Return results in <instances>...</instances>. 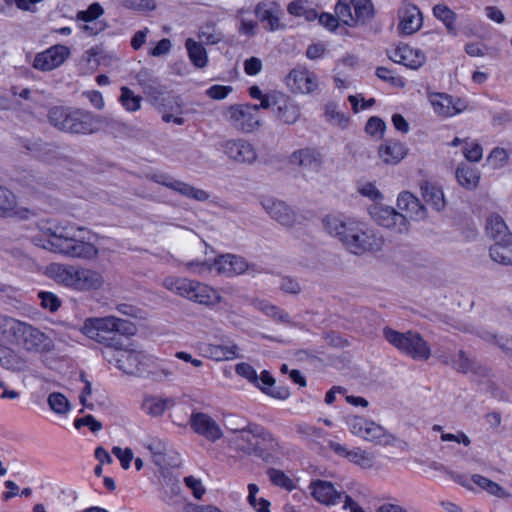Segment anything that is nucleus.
Listing matches in <instances>:
<instances>
[{
	"instance_id": "f257e3e1",
	"label": "nucleus",
	"mask_w": 512,
	"mask_h": 512,
	"mask_svg": "<svg viewBox=\"0 0 512 512\" xmlns=\"http://www.w3.org/2000/svg\"><path fill=\"white\" fill-rule=\"evenodd\" d=\"M38 227L45 229L48 236L46 243L42 240H36L34 244L43 248L50 249L54 252L63 254L67 257L82 258L83 260H92L98 255V248L89 241H85L81 234L84 228L74 226H55V228L47 227L48 223L38 224Z\"/></svg>"
},
{
	"instance_id": "f03ea898",
	"label": "nucleus",
	"mask_w": 512,
	"mask_h": 512,
	"mask_svg": "<svg viewBox=\"0 0 512 512\" xmlns=\"http://www.w3.org/2000/svg\"><path fill=\"white\" fill-rule=\"evenodd\" d=\"M326 231L337 237L345 248L355 255L366 252L380 251L384 240L371 231H366L364 226L351 219L343 220L335 216H327L323 219Z\"/></svg>"
},
{
	"instance_id": "7ed1b4c3",
	"label": "nucleus",
	"mask_w": 512,
	"mask_h": 512,
	"mask_svg": "<svg viewBox=\"0 0 512 512\" xmlns=\"http://www.w3.org/2000/svg\"><path fill=\"white\" fill-rule=\"evenodd\" d=\"M237 450L247 456H254L265 463H274L283 448L275 435L264 426L248 422L242 428L233 430Z\"/></svg>"
},
{
	"instance_id": "20e7f679",
	"label": "nucleus",
	"mask_w": 512,
	"mask_h": 512,
	"mask_svg": "<svg viewBox=\"0 0 512 512\" xmlns=\"http://www.w3.org/2000/svg\"><path fill=\"white\" fill-rule=\"evenodd\" d=\"M136 330L131 321L115 316L87 318L81 328V332L89 339L114 350L124 346L123 336L134 335Z\"/></svg>"
},
{
	"instance_id": "39448f33",
	"label": "nucleus",
	"mask_w": 512,
	"mask_h": 512,
	"mask_svg": "<svg viewBox=\"0 0 512 512\" xmlns=\"http://www.w3.org/2000/svg\"><path fill=\"white\" fill-rule=\"evenodd\" d=\"M47 119L55 129L72 135H91L100 131L101 116L93 112L69 106H53Z\"/></svg>"
},
{
	"instance_id": "423d86ee",
	"label": "nucleus",
	"mask_w": 512,
	"mask_h": 512,
	"mask_svg": "<svg viewBox=\"0 0 512 512\" xmlns=\"http://www.w3.org/2000/svg\"><path fill=\"white\" fill-rule=\"evenodd\" d=\"M335 14L322 13L317 18L331 31L338 27L340 21L348 26L365 24L373 17V5L371 0H338Z\"/></svg>"
},
{
	"instance_id": "0eeeda50",
	"label": "nucleus",
	"mask_w": 512,
	"mask_h": 512,
	"mask_svg": "<svg viewBox=\"0 0 512 512\" xmlns=\"http://www.w3.org/2000/svg\"><path fill=\"white\" fill-rule=\"evenodd\" d=\"M382 333L390 345L415 361H427L431 357L430 344L417 331L399 332L386 326Z\"/></svg>"
},
{
	"instance_id": "6e6552de",
	"label": "nucleus",
	"mask_w": 512,
	"mask_h": 512,
	"mask_svg": "<svg viewBox=\"0 0 512 512\" xmlns=\"http://www.w3.org/2000/svg\"><path fill=\"white\" fill-rule=\"evenodd\" d=\"M163 285L169 291L201 305L215 306L222 301L217 290L196 280L167 277Z\"/></svg>"
},
{
	"instance_id": "1a4fd4ad",
	"label": "nucleus",
	"mask_w": 512,
	"mask_h": 512,
	"mask_svg": "<svg viewBox=\"0 0 512 512\" xmlns=\"http://www.w3.org/2000/svg\"><path fill=\"white\" fill-rule=\"evenodd\" d=\"M346 423L351 433L362 437L366 441L384 446L391 445L395 441V437L384 427L362 416H348Z\"/></svg>"
},
{
	"instance_id": "9d476101",
	"label": "nucleus",
	"mask_w": 512,
	"mask_h": 512,
	"mask_svg": "<svg viewBox=\"0 0 512 512\" xmlns=\"http://www.w3.org/2000/svg\"><path fill=\"white\" fill-rule=\"evenodd\" d=\"M224 116L233 127L244 133H251L261 125L256 104L231 105L224 112Z\"/></svg>"
},
{
	"instance_id": "9b49d317",
	"label": "nucleus",
	"mask_w": 512,
	"mask_h": 512,
	"mask_svg": "<svg viewBox=\"0 0 512 512\" xmlns=\"http://www.w3.org/2000/svg\"><path fill=\"white\" fill-rule=\"evenodd\" d=\"M369 214L378 225L396 233H404L409 229L406 216L392 207L375 203L369 207Z\"/></svg>"
},
{
	"instance_id": "f8f14e48",
	"label": "nucleus",
	"mask_w": 512,
	"mask_h": 512,
	"mask_svg": "<svg viewBox=\"0 0 512 512\" xmlns=\"http://www.w3.org/2000/svg\"><path fill=\"white\" fill-rule=\"evenodd\" d=\"M147 178L195 201L205 202L210 197L209 193L205 190L196 188L183 181L175 180L169 174L163 172L148 174Z\"/></svg>"
},
{
	"instance_id": "ddd939ff",
	"label": "nucleus",
	"mask_w": 512,
	"mask_h": 512,
	"mask_svg": "<svg viewBox=\"0 0 512 512\" xmlns=\"http://www.w3.org/2000/svg\"><path fill=\"white\" fill-rule=\"evenodd\" d=\"M0 332L5 340L26 346L30 350L29 338L32 337V327L24 322L7 316H0Z\"/></svg>"
},
{
	"instance_id": "4468645a",
	"label": "nucleus",
	"mask_w": 512,
	"mask_h": 512,
	"mask_svg": "<svg viewBox=\"0 0 512 512\" xmlns=\"http://www.w3.org/2000/svg\"><path fill=\"white\" fill-rule=\"evenodd\" d=\"M189 424L196 434L204 437L208 441L216 442L223 437V432L219 424L206 413H192Z\"/></svg>"
},
{
	"instance_id": "2eb2a0df",
	"label": "nucleus",
	"mask_w": 512,
	"mask_h": 512,
	"mask_svg": "<svg viewBox=\"0 0 512 512\" xmlns=\"http://www.w3.org/2000/svg\"><path fill=\"white\" fill-rule=\"evenodd\" d=\"M285 83L293 93L310 94L318 88L317 76L306 69H292Z\"/></svg>"
},
{
	"instance_id": "dca6fc26",
	"label": "nucleus",
	"mask_w": 512,
	"mask_h": 512,
	"mask_svg": "<svg viewBox=\"0 0 512 512\" xmlns=\"http://www.w3.org/2000/svg\"><path fill=\"white\" fill-rule=\"evenodd\" d=\"M221 147L228 158L237 163L252 164L257 159L255 148L246 140H227Z\"/></svg>"
},
{
	"instance_id": "f3484780",
	"label": "nucleus",
	"mask_w": 512,
	"mask_h": 512,
	"mask_svg": "<svg viewBox=\"0 0 512 512\" xmlns=\"http://www.w3.org/2000/svg\"><path fill=\"white\" fill-rule=\"evenodd\" d=\"M70 54L64 45H54L34 57V69L51 71L64 63Z\"/></svg>"
},
{
	"instance_id": "a211bd4d",
	"label": "nucleus",
	"mask_w": 512,
	"mask_h": 512,
	"mask_svg": "<svg viewBox=\"0 0 512 512\" xmlns=\"http://www.w3.org/2000/svg\"><path fill=\"white\" fill-rule=\"evenodd\" d=\"M115 362L117 367L127 374H142L145 371L147 356L142 351L116 350Z\"/></svg>"
},
{
	"instance_id": "6ab92c4d",
	"label": "nucleus",
	"mask_w": 512,
	"mask_h": 512,
	"mask_svg": "<svg viewBox=\"0 0 512 512\" xmlns=\"http://www.w3.org/2000/svg\"><path fill=\"white\" fill-rule=\"evenodd\" d=\"M398 30L404 35H411L417 32L423 24V17L420 9L411 3H402L398 9Z\"/></svg>"
},
{
	"instance_id": "aec40b11",
	"label": "nucleus",
	"mask_w": 512,
	"mask_h": 512,
	"mask_svg": "<svg viewBox=\"0 0 512 512\" xmlns=\"http://www.w3.org/2000/svg\"><path fill=\"white\" fill-rule=\"evenodd\" d=\"M309 489L313 498L326 506L339 503L346 495L344 492L337 491L331 482L320 479L311 481Z\"/></svg>"
},
{
	"instance_id": "412c9836",
	"label": "nucleus",
	"mask_w": 512,
	"mask_h": 512,
	"mask_svg": "<svg viewBox=\"0 0 512 512\" xmlns=\"http://www.w3.org/2000/svg\"><path fill=\"white\" fill-rule=\"evenodd\" d=\"M212 268L217 275L234 276L244 273L248 269V263L243 257L226 254L215 258Z\"/></svg>"
},
{
	"instance_id": "4be33fe9",
	"label": "nucleus",
	"mask_w": 512,
	"mask_h": 512,
	"mask_svg": "<svg viewBox=\"0 0 512 512\" xmlns=\"http://www.w3.org/2000/svg\"><path fill=\"white\" fill-rule=\"evenodd\" d=\"M275 118L283 124H295L301 115L300 106L290 96L280 93L273 112Z\"/></svg>"
},
{
	"instance_id": "5701e85b",
	"label": "nucleus",
	"mask_w": 512,
	"mask_h": 512,
	"mask_svg": "<svg viewBox=\"0 0 512 512\" xmlns=\"http://www.w3.org/2000/svg\"><path fill=\"white\" fill-rule=\"evenodd\" d=\"M289 163L304 170L318 172L322 167L323 156L317 149L306 147L295 150L289 157Z\"/></svg>"
},
{
	"instance_id": "b1692460",
	"label": "nucleus",
	"mask_w": 512,
	"mask_h": 512,
	"mask_svg": "<svg viewBox=\"0 0 512 512\" xmlns=\"http://www.w3.org/2000/svg\"><path fill=\"white\" fill-rule=\"evenodd\" d=\"M103 285L104 278L100 272L77 266L73 290L90 292L101 289Z\"/></svg>"
},
{
	"instance_id": "393cba45",
	"label": "nucleus",
	"mask_w": 512,
	"mask_h": 512,
	"mask_svg": "<svg viewBox=\"0 0 512 512\" xmlns=\"http://www.w3.org/2000/svg\"><path fill=\"white\" fill-rule=\"evenodd\" d=\"M389 58L395 62L402 64L410 69L417 70L426 62V56L420 49H413L408 45L397 47Z\"/></svg>"
},
{
	"instance_id": "a878e982",
	"label": "nucleus",
	"mask_w": 512,
	"mask_h": 512,
	"mask_svg": "<svg viewBox=\"0 0 512 512\" xmlns=\"http://www.w3.org/2000/svg\"><path fill=\"white\" fill-rule=\"evenodd\" d=\"M262 206L271 218L281 225L290 227L295 223L296 215L285 202L267 198L262 201Z\"/></svg>"
},
{
	"instance_id": "bb28decb",
	"label": "nucleus",
	"mask_w": 512,
	"mask_h": 512,
	"mask_svg": "<svg viewBox=\"0 0 512 512\" xmlns=\"http://www.w3.org/2000/svg\"><path fill=\"white\" fill-rule=\"evenodd\" d=\"M77 266L51 263L45 267L44 274L56 283L73 290Z\"/></svg>"
},
{
	"instance_id": "cd10ccee",
	"label": "nucleus",
	"mask_w": 512,
	"mask_h": 512,
	"mask_svg": "<svg viewBox=\"0 0 512 512\" xmlns=\"http://www.w3.org/2000/svg\"><path fill=\"white\" fill-rule=\"evenodd\" d=\"M397 206L400 210L406 213L404 214V216H406V220H408V218L421 220L426 216L425 206L422 205L419 199L410 192L405 191L399 194Z\"/></svg>"
},
{
	"instance_id": "c85d7f7f",
	"label": "nucleus",
	"mask_w": 512,
	"mask_h": 512,
	"mask_svg": "<svg viewBox=\"0 0 512 512\" xmlns=\"http://www.w3.org/2000/svg\"><path fill=\"white\" fill-rule=\"evenodd\" d=\"M255 14L261 22H266V28L269 31H276L283 28L280 24V9L276 3L270 6L265 3H259L255 8Z\"/></svg>"
},
{
	"instance_id": "c756f323",
	"label": "nucleus",
	"mask_w": 512,
	"mask_h": 512,
	"mask_svg": "<svg viewBox=\"0 0 512 512\" xmlns=\"http://www.w3.org/2000/svg\"><path fill=\"white\" fill-rule=\"evenodd\" d=\"M490 258L499 264L512 265V236L497 240L489 249Z\"/></svg>"
},
{
	"instance_id": "7c9ffc66",
	"label": "nucleus",
	"mask_w": 512,
	"mask_h": 512,
	"mask_svg": "<svg viewBox=\"0 0 512 512\" xmlns=\"http://www.w3.org/2000/svg\"><path fill=\"white\" fill-rule=\"evenodd\" d=\"M407 154V148L398 141H387L379 149V156L387 164H397Z\"/></svg>"
},
{
	"instance_id": "2f4dec72",
	"label": "nucleus",
	"mask_w": 512,
	"mask_h": 512,
	"mask_svg": "<svg viewBox=\"0 0 512 512\" xmlns=\"http://www.w3.org/2000/svg\"><path fill=\"white\" fill-rule=\"evenodd\" d=\"M421 192L424 201L437 211L445 207L444 194L440 187L425 182L421 185Z\"/></svg>"
},
{
	"instance_id": "473e14b6",
	"label": "nucleus",
	"mask_w": 512,
	"mask_h": 512,
	"mask_svg": "<svg viewBox=\"0 0 512 512\" xmlns=\"http://www.w3.org/2000/svg\"><path fill=\"white\" fill-rule=\"evenodd\" d=\"M431 104L434 111L442 116H453L461 112V109L455 105L453 98L447 94L436 93L432 95Z\"/></svg>"
},
{
	"instance_id": "72a5a7b5",
	"label": "nucleus",
	"mask_w": 512,
	"mask_h": 512,
	"mask_svg": "<svg viewBox=\"0 0 512 512\" xmlns=\"http://www.w3.org/2000/svg\"><path fill=\"white\" fill-rule=\"evenodd\" d=\"M237 350L238 347L235 344L231 346L208 344L203 348L204 354L215 361H225L237 358Z\"/></svg>"
},
{
	"instance_id": "f704fd0d",
	"label": "nucleus",
	"mask_w": 512,
	"mask_h": 512,
	"mask_svg": "<svg viewBox=\"0 0 512 512\" xmlns=\"http://www.w3.org/2000/svg\"><path fill=\"white\" fill-rule=\"evenodd\" d=\"M486 230L488 235L497 240H503L512 236V232L509 231L508 226L500 215H491L487 219Z\"/></svg>"
},
{
	"instance_id": "c9c22d12",
	"label": "nucleus",
	"mask_w": 512,
	"mask_h": 512,
	"mask_svg": "<svg viewBox=\"0 0 512 512\" xmlns=\"http://www.w3.org/2000/svg\"><path fill=\"white\" fill-rule=\"evenodd\" d=\"M174 405V401L170 398H160L157 396H150L145 398L142 407L144 411L153 416H161L166 410Z\"/></svg>"
},
{
	"instance_id": "e433bc0d",
	"label": "nucleus",
	"mask_w": 512,
	"mask_h": 512,
	"mask_svg": "<svg viewBox=\"0 0 512 512\" xmlns=\"http://www.w3.org/2000/svg\"><path fill=\"white\" fill-rule=\"evenodd\" d=\"M287 11L294 17H303L307 21H314L318 17L317 11L308 0H294L287 6Z\"/></svg>"
},
{
	"instance_id": "4c0bfd02",
	"label": "nucleus",
	"mask_w": 512,
	"mask_h": 512,
	"mask_svg": "<svg viewBox=\"0 0 512 512\" xmlns=\"http://www.w3.org/2000/svg\"><path fill=\"white\" fill-rule=\"evenodd\" d=\"M185 47L187 49L189 59L194 66L197 68H203L207 65V52L201 43L196 42L192 38H188L185 42Z\"/></svg>"
},
{
	"instance_id": "58836bf2",
	"label": "nucleus",
	"mask_w": 512,
	"mask_h": 512,
	"mask_svg": "<svg viewBox=\"0 0 512 512\" xmlns=\"http://www.w3.org/2000/svg\"><path fill=\"white\" fill-rule=\"evenodd\" d=\"M456 178L458 183L467 188H476L480 179L479 173L476 169L468 165H460L456 170Z\"/></svg>"
},
{
	"instance_id": "ea45409f",
	"label": "nucleus",
	"mask_w": 512,
	"mask_h": 512,
	"mask_svg": "<svg viewBox=\"0 0 512 512\" xmlns=\"http://www.w3.org/2000/svg\"><path fill=\"white\" fill-rule=\"evenodd\" d=\"M442 362L445 364H451L456 371L464 374L475 371L476 366L475 361L469 358L463 350L458 352L456 359L449 361L447 357H444Z\"/></svg>"
},
{
	"instance_id": "a19ab883",
	"label": "nucleus",
	"mask_w": 512,
	"mask_h": 512,
	"mask_svg": "<svg viewBox=\"0 0 512 512\" xmlns=\"http://www.w3.org/2000/svg\"><path fill=\"white\" fill-rule=\"evenodd\" d=\"M119 102L128 112H136L141 108L142 98L136 95L130 88L123 86L120 89Z\"/></svg>"
},
{
	"instance_id": "79ce46f5",
	"label": "nucleus",
	"mask_w": 512,
	"mask_h": 512,
	"mask_svg": "<svg viewBox=\"0 0 512 512\" xmlns=\"http://www.w3.org/2000/svg\"><path fill=\"white\" fill-rule=\"evenodd\" d=\"M474 484L481 490L488 492L490 495L497 497H502L504 495V490L499 484L480 474L472 475V485Z\"/></svg>"
},
{
	"instance_id": "37998d69",
	"label": "nucleus",
	"mask_w": 512,
	"mask_h": 512,
	"mask_svg": "<svg viewBox=\"0 0 512 512\" xmlns=\"http://www.w3.org/2000/svg\"><path fill=\"white\" fill-rule=\"evenodd\" d=\"M47 402L50 409L59 415H66L71 409L69 400L60 392L49 394Z\"/></svg>"
},
{
	"instance_id": "c03bdc74",
	"label": "nucleus",
	"mask_w": 512,
	"mask_h": 512,
	"mask_svg": "<svg viewBox=\"0 0 512 512\" xmlns=\"http://www.w3.org/2000/svg\"><path fill=\"white\" fill-rule=\"evenodd\" d=\"M266 474L269 477L271 483L275 486L281 487L288 491H292L296 487L293 480L282 470L269 468Z\"/></svg>"
},
{
	"instance_id": "a18cd8bd",
	"label": "nucleus",
	"mask_w": 512,
	"mask_h": 512,
	"mask_svg": "<svg viewBox=\"0 0 512 512\" xmlns=\"http://www.w3.org/2000/svg\"><path fill=\"white\" fill-rule=\"evenodd\" d=\"M325 115L327 121L332 125H336L341 128H345L348 125V116L345 113L338 111L337 105L334 103H329L326 105Z\"/></svg>"
},
{
	"instance_id": "49530a36",
	"label": "nucleus",
	"mask_w": 512,
	"mask_h": 512,
	"mask_svg": "<svg viewBox=\"0 0 512 512\" xmlns=\"http://www.w3.org/2000/svg\"><path fill=\"white\" fill-rule=\"evenodd\" d=\"M248 501L249 504L257 511V512H270V502L264 498H257L256 495L259 492V487L251 483L248 485Z\"/></svg>"
},
{
	"instance_id": "de8ad7c7",
	"label": "nucleus",
	"mask_w": 512,
	"mask_h": 512,
	"mask_svg": "<svg viewBox=\"0 0 512 512\" xmlns=\"http://www.w3.org/2000/svg\"><path fill=\"white\" fill-rule=\"evenodd\" d=\"M296 432L300 435V437L308 442H316L320 438H322L324 431L321 428H317L315 426L299 423L296 425Z\"/></svg>"
},
{
	"instance_id": "09e8293b",
	"label": "nucleus",
	"mask_w": 512,
	"mask_h": 512,
	"mask_svg": "<svg viewBox=\"0 0 512 512\" xmlns=\"http://www.w3.org/2000/svg\"><path fill=\"white\" fill-rule=\"evenodd\" d=\"M38 298L40 299L41 307L52 313L56 312L61 306V300L52 292L40 291Z\"/></svg>"
},
{
	"instance_id": "8fccbe9b",
	"label": "nucleus",
	"mask_w": 512,
	"mask_h": 512,
	"mask_svg": "<svg viewBox=\"0 0 512 512\" xmlns=\"http://www.w3.org/2000/svg\"><path fill=\"white\" fill-rule=\"evenodd\" d=\"M53 349V340L44 333L34 329V352L48 353Z\"/></svg>"
},
{
	"instance_id": "3c124183",
	"label": "nucleus",
	"mask_w": 512,
	"mask_h": 512,
	"mask_svg": "<svg viewBox=\"0 0 512 512\" xmlns=\"http://www.w3.org/2000/svg\"><path fill=\"white\" fill-rule=\"evenodd\" d=\"M103 14V7L98 2H94L90 4L86 10L79 11L77 14V19L87 23L91 22L92 20H97Z\"/></svg>"
},
{
	"instance_id": "603ef678",
	"label": "nucleus",
	"mask_w": 512,
	"mask_h": 512,
	"mask_svg": "<svg viewBox=\"0 0 512 512\" xmlns=\"http://www.w3.org/2000/svg\"><path fill=\"white\" fill-rule=\"evenodd\" d=\"M141 88L143 93L147 95L154 103H158L164 93V87L159 83L157 78L153 79L149 83H146Z\"/></svg>"
},
{
	"instance_id": "864d4df0",
	"label": "nucleus",
	"mask_w": 512,
	"mask_h": 512,
	"mask_svg": "<svg viewBox=\"0 0 512 512\" xmlns=\"http://www.w3.org/2000/svg\"><path fill=\"white\" fill-rule=\"evenodd\" d=\"M16 207V197L8 189L0 186V210L11 213Z\"/></svg>"
},
{
	"instance_id": "5fc2aeb1",
	"label": "nucleus",
	"mask_w": 512,
	"mask_h": 512,
	"mask_svg": "<svg viewBox=\"0 0 512 512\" xmlns=\"http://www.w3.org/2000/svg\"><path fill=\"white\" fill-rule=\"evenodd\" d=\"M84 426L88 427L92 433H97L103 428L102 423L95 419V417L91 414L85 415L81 418H76L74 420V427L76 429H80Z\"/></svg>"
},
{
	"instance_id": "6e6d98bb",
	"label": "nucleus",
	"mask_w": 512,
	"mask_h": 512,
	"mask_svg": "<svg viewBox=\"0 0 512 512\" xmlns=\"http://www.w3.org/2000/svg\"><path fill=\"white\" fill-rule=\"evenodd\" d=\"M465 158L470 162H479L483 156L482 146L476 142H465L463 149Z\"/></svg>"
},
{
	"instance_id": "4d7b16f0",
	"label": "nucleus",
	"mask_w": 512,
	"mask_h": 512,
	"mask_svg": "<svg viewBox=\"0 0 512 512\" xmlns=\"http://www.w3.org/2000/svg\"><path fill=\"white\" fill-rule=\"evenodd\" d=\"M235 372L243 377L246 378L250 383L254 385H258V375L256 373V370L248 363H239L235 367Z\"/></svg>"
},
{
	"instance_id": "13d9d810",
	"label": "nucleus",
	"mask_w": 512,
	"mask_h": 512,
	"mask_svg": "<svg viewBox=\"0 0 512 512\" xmlns=\"http://www.w3.org/2000/svg\"><path fill=\"white\" fill-rule=\"evenodd\" d=\"M346 458H348L351 462L358 464L362 467H369L371 466L372 462L367 452L360 448L349 450Z\"/></svg>"
},
{
	"instance_id": "bf43d9fd",
	"label": "nucleus",
	"mask_w": 512,
	"mask_h": 512,
	"mask_svg": "<svg viewBox=\"0 0 512 512\" xmlns=\"http://www.w3.org/2000/svg\"><path fill=\"white\" fill-rule=\"evenodd\" d=\"M123 6L137 11H152L156 8L154 0H123Z\"/></svg>"
},
{
	"instance_id": "052dcab7",
	"label": "nucleus",
	"mask_w": 512,
	"mask_h": 512,
	"mask_svg": "<svg viewBox=\"0 0 512 512\" xmlns=\"http://www.w3.org/2000/svg\"><path fill=\"white\" fill-rule=\"evenodd\" d=\"M185 265H186V268L192 273H196V274L214 273V268H212V261H209V260H204V261L194 260V261L187 262Z\"/></svg>"
},
{
	"instance_id": "680f3d73",
	"label": "nucleus",
	"mask_w": 512,
	"mask_h": 512,
	"mask_svg": "<svg viewBox=\"0 0 512 512\" xmlns=\"http://www.w3.org/2000/svg\"><path fill=\"white\" fill-rule=\"evenodd\" d=\"M376 75L379 79L389 82L396 87H403L405 85L404 80L399 76H394L392 71L386 67H378L376 69Z\"/></svg>"
},
{
	"instance_id": "e2e57ef3",
	"label": "nucleus",
	"mask_w": 512,
	"mask_h": 512,
	"mask_svg": "<svg viewBox=\"0 0 512 512\" xmlns=\"http://www.w3.org/2000/svg\"><path fill=\"white\" fill-rule=\"evenodd\" d=\"M385 128V122L377 116H372L371 118H369L365 126L366 132L371 136L382 135L384 133Z\"/></svg>"
},
{
	"instance_id": "0e129e2a",
	"label": "nucleus",
	"mask_w": 512,
	"mask_h": 512,
	"mask_svg": "<svg viewBox=\"0 0 512 512\" xmlns=\"http://www.w3.org/2000/svg\"><path fill=\"white\" fill-rule=\"evenodd\" d=\"M433 14L443 23L456 20V14L444 4L435 5L433 8Z\"/></svg>"
},
{
	"instance_id": "69168bd1",
	"label": "nucleus",
	"mask_w": 512,
	"mask_h": 512,
	"mask_svg": "<svg viewBox=\"0 0 512 512\" xmlns=\"http://www.w3.org/2000/svg\"><path fill=\"white\" fill-rule=\"evenodd\" d=\"M112 453L119 459L123 469L127 470L130 467V463L133 459V452L130 448L122 449L120 447H113Z\"/></svg>"
},
{
	"instance_id": "338daca9",
	"label": "nucleus",
	"mask_w": 512,
	"mask_h": 512,
	"mask_svg": "<svg viewBox=\"0 0 512 512\" xmlns=\"http://www.w3.org/2000/svg\"><path fill=\"white\" fill-rule=\"evenodd\" d=\"M184 483L189 489L192 490L193 496L196 499L202 498L203 494L205 493V488L203 487L200 479L190 475L184 478Z\"/></svg>"
},
{
	"instance_id": "774afa93",
	"label": "nucleus",
	"mask_w": 512,
	"mask_h": 512,
	"mask_svg": "<svg viewBox=\"0 0 512 512\" xmlns=\"http://www.w3.org/2000/svg\"><path fill=\"white\" fill-rule=\"evenodd\" d=\"M281 92L272 91L270 93H266L260 98V104L258 106L259 109H271L274 112L276 101H278V97Z\"/></svg>"
}]
</instances>
